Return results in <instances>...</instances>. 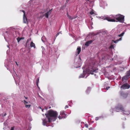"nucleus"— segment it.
I'll list each match as a JSON object with an SVG mask.
<instances>
[{
  "instance_id": "1",
  "label": "nucleus",
  "mask_w": 130,
  "mask_h": 130,
  "mask_svg": "<svg viewBox=\"0 0 130 130\" xmlns=\"http://www.w3.org/2000/svg\"><path fill=\"white\" fill-rule=\"evenodd\" d=\"M58 115L55 111L51 110L48 111L47 114H45L46 118L42 120V124L43 125L47 126V125L52 121H55Z\"/></svg>"
},
{
  "instance_id": "2",
  "label": "nucleus",
  "mask_w": 130,
  "mask_h": 130,
  "mask_svg": "<svg viewBox=\"0 0 130 130\" xmlns=\"http://www.w3.org/2000/svg\"><path fill=\"white\" fill-rule=\"evenodd\" d=\"M90 71V70L89 71L88 69H86L85 71H83V74L80 75L79 77V78L84 77L86 74H87V75L86 77V78L88 75L89 74H93V72H95V71L94 70L91 71Z\"/></svg>"
},
{
  "instance_id": "3",
  "label": "nucleus",
  "mask_w": 130,
  "mask_h": 130,
  "mask_svg": "<svg viewBox=\"0 0 130 130\" xmlns=\"http://www.w3.org/2000/svg\"><path fill=\"white\" fill-rule=\"evenodd\" d=\"M114 19H116L117 21L121 22H123L124 20V16L122 15L118 14L116 15Z\"/></svg>"
},
{
  "instance_id": "4",
  "label": "nucleus",
  "mask_w": 130,
  "mask_h": 130,
  "mask_svg": "<svg viewBox=\"0 0 130 130\" xmlns=\"http://www.w3.org/2000/svg\"><path fill=\"white\" fill-rule=\"evenodd\" d=\"M129 87L130 86L128 84H125L121 86V89H129Z\"/></svg>"
},
{
  "instance_id": "5",
  "label": "nucleus",
  "mask_w": 130,
  "mask_h": 130,
  "mask_svg": "<svg viewBox=\"0 0 130 130\" xmlns=\"http://www.w3.org/2000/svg\"><path fill=\"white\" fill-rule=\"evenodd\" d=\"M23 12L24 13L23 17V21L24 23L26 24H28V20L27 18H26L25 13H24V11H23Z\"/></svg>"
},
{
  "instance_id": "6",
  "label": "nucleus",
  "mask_w": 130,
  "mask_h": 130,
  "mask_svg": "<svg viewBox=\"0 0 130 130\" xmlns=\"http://www.w3.org/2000/svg\"><path fill=\"white\" fill-rule=\"evenodd\" d=\"M120 110L123 111H124V109L121 105H119L117 106L116 108V110L118 111V110Z\"/></svg>"
},
{
  "instance_id": "7",
  "label": "nucleus",
  "mask_w": 130,
  "mask_h": 130,
  "mask_svg": "<svg viewBox=\"0 0 130 130\" xmlns=\"http://www.w3.org/2000/svg\"><path fill=\"white\" fill-rule=\"evenodd\" d=\"M102 19L104 20H106L109 21H111L112 22H115L116 21L115 20L113 19H111L110 18L108 17H103L102 18Z\"/></svg>"
},
{
  "instance_id": "8",
  "label": "nucleus",
  "mask_w": 130,
  "mask_h": 130,
  "mask_svg": "<svg viewBox=\"0 0 130 130\" xmlns=\"http://www.w3.org/2000/svg\"><path fill=\"white\" fill-rule=\"evenodd\" d=\"M64 114V111H61L60 112V115L58 116V118L59 119H60L63 118L62 115Z\"/></svg>"
},
{
  "instance_id": "9",
  "label": "nucleus",
  "mask_w": 130,
  "mask_h": 130,
  "mask_svg": "<svg viewBox=\"0 0 130 130\" xmlns=\"http://www.w3.org/2000/svg\"><path fill=\"white\" fill-rule=\"evenodd\" d=\"M51 12V10H50L48 11L47 12L43 14V16H45L46 18H48V15L50 14Z\"/></svg>"
},
{
  "instance_id": "10",
  "label": "nucleus",
  "mask_w": 130,
  "mask_h": 130,
  "mask_svg": "<svg viewBox=\"0 0 130 130\" xmlns=\"http://www.w3.org/2000/svg\"><path fill=\"white\" fill-rule=\"evenodd\" d=\"M81 51V48L79 47H78L76 51V55H78L79 54Z\"/></svg>"
},
{
  "instance_id": "11",
  "label": "nucleus",
  "mask_w": 130,
  "mask_h": 130,
  "mask_svg": "<svg viewBox=\"0 0 130 130\" xmlns=\"http://www.w3.org/2000/svg\"><path fill=\"white\" fill-rule=\"evenodd\" d=\"M92 42V41L91 40L89 41H88L85 44V45L86 46H88L90 44H91Z\"/></svg>"
},
{
  "instance_id": "12",
  "label": "nucleus",
  "mask_w": 130,
  "mask_h": 130,
  "mask_svg": "<svg viewBox=\"0 0 130 130\" xmlns=\"http://www.w3.org/2000/svg\"><path fill=\"white\" fill-rule=\"evenodd\" d=\"M30 46L31 47H33L34 48H35L36 47L35 44L32 41H31L30 43Z\"/></svg>"
},
{
  "instance_id": "13",
  "label": "nucleus",
  "mask_w": 130,
  "mask_h": 130,
  "mask_svg": "<svg viewBox=\"0 0 130 130\" xmlns=\"http://www.w3.org/2000/svg\"><path fill=\"white\" fill-rule=\"evenodd\" d=\"M127 79V76H125L123 77L122 79L123 80H126Z\"/></svg>"
},
{
  "instance_id": "14",
  "label": "nucleus",
  "mask_w": 130,
  "mask_h": 130,
  "mask_svg": "<svg viewBox=\"0 0 130 130\" xmlns=\"http://www.w3.org/2000/svg\"><path fill=\"white\" fill-rule=\"evenodd\" d=\"M68 18L69 19H73L75 18H73V17H71V16H69V15H68Z\"/></svg>"
},
{
  "instance_id": "15",
  "label": "nucleus",
  "mask_w": 130,
  "mask_h": 130,
  "mask_svg": "<svg viewBox=\"0 0 130 130\" xmlns=\"http://www.w3.org/2000/svg\"><path fill=\"white\" fill-rule=\"evenodd\" d=\"M22 38L23 39V38H18L17 39L18 42H19V41L21 40V39Z\"/></svg>"
},
{
  "instance_id": "16",
  "label": "nucleus",
  "mask_w": 130,
  "mask_h": 130,
  "mask_svg": "<svg viewBox=\"0 0 130 130\" xmlns=\"http://www.w3.org/2000/svg\"><path fill=\"white\" fill-rule=\"evenodd\" d=\"M124 32H122L121 34L119 35V36L120 37H122V36H123V35H124Z\"/></svg>"
},
{
  "instance_id": "17",
  "label": "nucleus",
  "mask_w": 130,
  "mask_h": 130,
  "mask_svg": "<svg viewBox=\"0 0 130 130\" xmlns=\"http://www.w3.org/2000/svg\"><path fill=\"white\" fill-rule=\"evenodd\" d=\"M31 106V105H25V106L26 108H29Z\"/></svg>"
},
{
  "instance_id": "18",
  "label": "nucleus",
  "mask_w": 130,
  "mask_h": 130,
  "mask_svg": "<svg viewBox=\"0 0 130 130\" xmlns=\"http://www.w3.org/2000/svg\"><path fill=\"white\" fill-rule=\"evenodd\" d=\"M130 75V71L128 72L127 73V76H129Z\"/></svg>"
},
{
  "instance_id": "19",
  "label": "nucleus",
  "mask_w": 130,
  "mask_h": 130,
  "mask_svg": "<svg viewBox=\"0 0 130 130\" xmlns=\"http://www.w3.org/2000/svg\"><path fill=\"white\" fill-rule=\"evenodd\" d=\"M124 112V114L126 115H128L129 113H128V112L127 111H125Z\"/></svg>"
},
{
  "instance_id": "20",
  "label": "nucleus",
  "mask_w": 130,
  "mask_h": 130,
  "mask_svg": "<svg viewBox=\"0 0 130 130\" xmlns=\"http://www.w3.org/2000/svg\"><path fill=\"white\" fill-rule=\"evenodd\" d=\"M90 14H95V13L93 11H92L90 12Z\"/></svg>"
},
{
  "instance_id": "21",
  "label": "nucleus",
  "mask_w": 130,
  "mask_h": 130,
  "mask_svg": "<svg viewBox=\"0 0 130 130\" xmlns=\"http://www.w3.org/2000/svg\"><path fill=\"white\" fill-rule=\"evenodd\" d=\"M24 104L25 105L26 104H28V102L26 101L25 100H24Z\"/></svg>"
},
{
  "instance_id": "22",
  "label": "nucleus",
  "mask_w": 130,
  "mask_h": 130,
  "mask_svg": "<svg viewBox=\"0 0 130 130\" xmlns=\"http://www.w3.org/2000/svg\"><path fill=\"white\" fill-rule=\"evenodd\" d=\"M110 47L111 48H113L114 47L113 45H111L110 46Z\"/></svg>"
},
{
  "instance_id": "23",
  "label": "nucleus",
  "mask_w": 130,
  "mask_h": 130,
  "mask_svg": "<svg viewBox=\"0 0 130 130\" xmlns=\"http://www.w3.org/2000/svg\"><path fill=\"white\" fill-rule=\"evenodd\" d=\"M44 37H42L41 38V40H42V41L43 42H44V41L43 40V39H44Z\"/></svg>"
},
{
  "instance_id": "24",
  "label": "nucleus",
  "mask_w": 130,
  "mask_h": 130,
  "mask_svg": "<svg viewBox=\"0 0 130 130\" xmlns=\"http://www.w3.org/2000/svg\"><path fill=\"white\" fill-rule=\"evenodd\" d=\"M122 40V38H120L119 39L117 40V41H119L121 40Z\"/></svg>"
},
{
  "instance_id": "25",
  "label": "nucleus",
  "mask_w": 130,
  "mask_h": 130,
  "mask_svg": "<svg viewBox=\"0 0 130 130\" xmlns=\"http://www.w3.org/2000/svg\"><path fill=\"white\" fill-rule=\"evenodd\" d=\"M85 126L87 128H88V125L87 124H85Z\"/></svg>"
},
{
  "instance_id": "26",
  "label": "nucleus",
  "mask_w": 130,
  "mask_h": 130,
  "mask_svg": "<svg viewBox=\"0 0 130 130\" xmlns=\"http://www.w3.org/2000/svg\"><path fill=\"white\" fill-rule=\"evenodd\" d=\"M99 119V117H96L95 119L96 121H97V120H98Z\"/></svg>"
},
{
  "instance_id": "27",
  "label": "nucleus",
  "mask_w": 130,
  "mask_h": 130,
  "mask_svg": "<svg viewBox=\"0 0 130 130\" xmlns=\"http://www.w3.org/2000/svg\"><path fill=\"white\" fill-rule=\"evenodd\" d=\"M39 79H38L37 81V85H38V84L39 82Z\"/></svg>"
},
{
  "instance_id": "28",
  "label": "nucleus",
  "mask_w": 130,
  "mask_h": 130,
  "mask_svg": "<svg viewBox=\"0 0 130 130\" xmlns=\"http://www.w3.org/2000/svg\"><path fill=\"white\" fill-rule=\"evenodd\" d=\"M41 48H42L43 51L44 50H45V49L42 46Z\"/></svg>"
},
{
  "instance_id": "29",
  "label": "nucleus",
  "mask_w": 130,
  "mask_h": 130,
  "mask_svg": "<svg viewBox=\"0 0 130 130\" xmlns=\"http://www.w3.org/2000/svg\"><path fill=\"white\" fill-rule=\"evenodd\" d=\"M118 41H117V40H116V41H114V42L115 43H117L118 42Z\"/></svg>"
},
{
  "instance_id": "30",
  "label": "nucleus",
  "mask_w": 130,
  "mask_h": 130,
  "mask_svg": "<svg viewBox=\"0 0 130 130\" xmlns=\"http://www.w3.org/2000/svg\"><path fill=\"white\" fill-rule=\"evenodd\" d=\"M60 33H61V32H59V33H58L56 34V36H58V35H59V34Z\"/></svg>"
},
{
  "instance_id": "31",
  "label": "nucleus",
  "mask_w": 130,
  "mask_h": 130,
  "mask_svg": "<svg viewBox=\"0 0 130 130\" xmlns=\"http://www.w3.org/2000/svg\"><path fill=\"white\" fill-rule=\"evenodd\" d=\"M68 106L67 105H66L65 106V108H68Z\"/></svg>"
},
{
  "instance_id": "32",
  "label": "nucleus",
  "mask_w": 130,
  "mask_h": 130,
  "mask_svg": "<svg viewBox=\"0 0 130 130\" xmlns=\"http://www.w3.org/2000/svg\"><path fill=\"white\" fill-rule=\"evenodd\" d=\"M90 87H88L87 88V90H90Z\"/></svg>"
},
{
  "instance_id": "33",
  "label": "nucleus",
  "mask_w": 130,
  "mask_h": 130,
  "mask_svg": "<svg viewBox=\"0 0 130 130\" xmlns=\"http://www.w3.org/2000/svg\"><path fill=\"white\" fill-rule=\"evenodd\" d=\"M29 41V40H27V42H26V44H27V43Z\"/></svg>"
},
{
  "instance_id": "34",
  "label": "nucleus",
  "mask_w": 130,
  "mask_h": 130,
  "mask_svg": "<svg viewBox=\"0 0 130 130\" xmlns=\"http://www.w3.org/2000/svg\"><path fill=\"white\" fill-rule=\"evenodd\" d=\"M110 87H108L106 88V89L107 90H108V89Z\"/></svg>"
},
{
  "instance_id": "35",
  "label": "nucleus",
  "mask_w": 130,
  "mask_h": 130,
  "mask_svg": "<svg viewBox=\"0 0 130 130\" xmlns=\"http://www.w3.org/2000/svg\"><path fill=\"white\" fill-rule=\"evenodd\" d=\"M14 128L13 127H12L10 130H13Z\"/></svg>"
},
{
  "instance_id": "36",
  "label": "nucleus",
  "mask_w": 130,
  "mask_h": 130,
  "mask_svg": "<svg viewBox=\"0 0 130 130\" xmlns=\"http://www.w3.org/2000/svg\"><path fill=\"white\" fill-rule=\"evenodd\" d=\"M15 63H16V65L17 66H18V64L17 63V62L16 61H15Z\"/></svg>"
},
{
  "instance_id": "37",
  "label": "nucleus",
  "mask_w": 130,
  "mask_h": 130,
  "mask_svg": "<svg viewBox=\"0 0 130 130\" xmlns=\"http://www.w3.org/2000/svg\"><path fill=\"white\" fill-rule=\"evenodd\" d=\"M38 108H39V109H42L41 107H38Z\"/></svg>"
},
{
  "instance_id": "38",
  "label": "nucleus",
  "mask_w": 130,
  "mask_h": 130,
  "mask_svg": "<svg viewBox=\"0 0 130 130\" xmlns=\"http://www.w3.org/2000/svg\"><path fill=\"white\" fill-rule=\"evenodd\" d=\"M43 18V16H41L40 18Z\"/></svg>"
},
{
  "instance_id": "39",
  "label": "nucleus",
  "mask_w": 130,
  "mask_h": 130,
  "mask_svg": "<svg viewBox=\"0 0 130 130\" xmlns=\"http://www.w3.org/2000/svg\"><path fill=\"white\" fill-rule=\"evenodd\" d=\"M6 115V113H5L4 115V116H5Z\"/></svg>"
},
{
  "instance_id": "40",
  "label": "nucleus",
  "mask_w": 130,
  "mask_h": 130,
  "mask_svg": "<svg viewBox=\"0 0 130 130\" xmlns=\"http://www.w3.org/2000/svg\"><path fill=\"white\" fill-rule=\"evenodd\" d=\"M32 0H30V2H31V1H32Z\"/></svg>"
},
{
  "instance_id": "41",
  "label": "nucleus",
  "mask_w": 130,
  "mask_h": 130,
  "mask_svg": "<svg viewBox=\"0 0 130 130\" xmlns=\"http://www.w3.org/2000/svg\"><path fill=\"white\" fill-rule=\"evenodd\" d=\"M112 109H111V110H110V111H112Z\"/></svg>"
},
{
  "instance_id": "42",
  "label": "nucleus",
  "mask_w": 130,
  "mask_h": 130,
  "mask_svg": "<svg viewBox=\"0 0 130 130\" xmlns=\"http://www.w3.org/2000/svg\"><path fill=\"white\" fill-rule=\"evenodd\" d=\"M5 123H6V122H5L4 123V124H5Z\"/></svg>"
},
{
  "instance_id": "43",
  "label": "nucleus",
  "mask_w": 130,
  "mask_h": 130,
  "mask_svg": "<svg viewBox=\"0 0 130 130\" xmlns=\"http://www.w3.org/2000/svg\"><path fill=\"white\" fill-rule=\"evenodd\" d=\"M43 109H42V111H43Z\"/></svg>"
},
{
  "instance_id": "44",
  "label": "nucleus",
  "mask_w": 130,
  "mask_h": 130,
  "mask_svg": "<svg viewBox=\"0 0 130 130\" xmlns=\"http://www.w3.org/2000/svg\"><path fill=\"white\" fill-rule=\"evenodd\" d=\"M25 98H26V99H27V98H26L25 97Z\"/></svg>"
},
{
  "instance_id": "45",
  "label": "nucleus",
  "mask_w": 130,
  "mask_h": 130,
  "mask_svg": "<svg viewBox=\"0 0 130 130\" xmlns=\"http://www.w3.org/2000/svg\"><path fill=\"white\" fill-rule=\"evenodd\" d=\"M92 129V128H90L89 129Z\"/></svg>"
},
{
  "instance_id": "46",
  "label": "nucleus",
  "mask_w": 130,
  "mask_h": 130,
  "mask_svg": "<svg viewBox=\"0 0 130 130\" xmlns=\"http://www.w3.org/2000/svg\"><path fill=\"white\" fill-rule=\"evenodd\" d=\"M78 67H76V68H78Z\"/></svg>"
}]
</instances>
